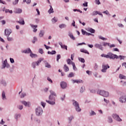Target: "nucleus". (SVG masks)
I'll use <instances>...</instances> for the list:
<instances>
[{
    "label": "nucleus",
    "mask_w": 126,
    "mask_h": 126,
    "mask_svg": "<svg viewBox=\"0 0 126 126\" xmlns=\"http://www.w3.org/2000/svg\"><path fill=\"white\" fill-rule=\"evenodd\" d=\"M44 36V31H41L39 33V36L43 37Z\"/></svg>",
    "instance_id": "obj_38"
},
{
    "label": "nucleus",
    "mask_w": 126,
    "mask_h": 126,
    "mask_svg": "<svg viewBox=\"0 0 126 126\" xmlns=\"http://www.w3.org/2000/svg\"><path fill=\"white\" fill-rule=\"evenodd\" d=\"M85 91V88L84 87H82L80 90V92L81 93H83Z\"/></svg>",
    "instance_id": "obj_33"
},
{
    "label": "nucleus",
    "mask_w": 126,
    "mask_h": 126,
    "mask_svg": "<svg viewBox=\"0 0 126 126\" xmlns=\"http://www.w3.org/2000/svg\"><path fill=\"white\" fill-rule=\"evenodd\" d=\"M39 53H40V54H43L44 53V51L43 50V49L42 48L39 49Z\"/></svg>",
    "instance_id": "obj_52"
},
{
    "label": "nucleus",
    "mask_w": 126,
    "mask_h": 126,
    "mask_svg": "<svg viewBox=\"0 0 126 126\" xmlns=\"http://www.w3.org/2000/svg\"><path fill=\"white\" fill-rule=\"evenodd\" d=\"M79 61L81 62V63H85V60L83 58H79Z\"/></svg>",
    "instance_id": "obj_36"
},
{
    "label": "nucleus",
    "mask_w": 126,
    "mask_h": 126,
    "mask_svg": "<svg viewBox=\"0 0 126 126\" xmlns=\"http://www.w3.org/2000/svg\"><path fill=\"white\" fill-rule=\"evenodd\" d=\"M81 31H82V33L83 35H86V33L87 32H86V31L83 30V29H82L81 30Z\"/></svg>",
    "instance_id": "obj_51"
},
{
    "label": "nucleus",
    "mask_w": 126,
    "mask_h": 126,
    "mask_svg": "<svg viewBox=\"0 0 126 126\" xmlns=\"http://www.w3.org/2000/svg\"><path fill=\"white\" fill-rule=\"evenodd\" d=\"M97 14H98V15H101V17H103V14L101 13V12L97 11Z\"/></svg>",
    "instance_id": "obj_61"
},
{
    "label": "nucleus",
    "mask_w": 126,
    "mask_h": 126,
    "mask_svg": "<svg viewBox=\"0 0 126 126\" xmlns=\"http://www.w3.org/2000/svg\"><path fill=\"white\" fill-rule=\"evenodd\" d=\"M96 4H101V2H100V0H95Z\"/></svg>",
    "instance_id": "obj_48"
},
{
    "label": "nucleus",
    "mask_w": 126,
    "mask_h": 126,
    "mask_svg": "<svg viewBox=\"0 0 126 126\" xmlns=\"http://www.w3.org/2000/svg\"><path fill=\"white\" fill-rule=\"evenodd\" d=\"M97 93L101 95V96H103V97H108L109 96V93L104 91H98Z\"/></svg>",
    "instance_id": "obj_2"
},
{
    "label": "nucleus",
    "mask_w": 126,
    "mask_h": 126,
    "mask_svg": "<svg viewBox=\"0 0 126 126\" xmlns=\"http://www.w3.org/2000/svg\"><path fill=\"white\" fill-rule=\"evenodd\" d=\"M42 61H44V58H39L38 61L36 62L37 65H39V63H40Z\"/></svg>",
    "instance_id": "obj_25"
},
{
    "label": "nucleus",
    "mask_w": 126,
    "mask_h": 126,
    "mask_svg": "<svg viewBox=\"0 0 126 126\" xmlns=\"http://www.w3.org/2000/svg\"><path fill=\"white\" fill-rule=\"evenodd\" d=\"M7 39L8 40V41H12V40H13V38H12V37H9L8 36H7Z\"/></svg>",
    "instance_id": "obj_54"
},
{
    "label": "nucleus",
    "mask_w": 126,
    "mask_h": 126,
    "mask_svg": "<svg viewBox=\"0 0 126 126\" xmlns=\"http://www.w3.org/2000/svg\"><path fill=\"white\" fill-rule=\"evenodd\" d=\"M59 45H60L61 48L62 49H65L66 50H67V46L66 45H64L63 44V43L62 42H59Z\"/></svg>",
    "instance_id": "obj_16"
},
{
    "label": "nucleus",
    "mask_w": 126,
    "mask_h": 126,
    "mask_svg": "<svg viewBox=\"0 0 126 126\" xmlns=\"http://www.w3.org/2000/svg\"><path fill=\"white\" fill-rule=\"evenodd\" d=\"M101 56L103 58H106V59H110V53H108L107 55L102 54Z\"/></svg>",
    "instance_id": "obj_17"
},
{
    "label": "nucleus",
    "mask_w": 126,
    "mask_h": 126,
    "mask_svg": "<svg viewBox=\"0 0 126 126\" xmlns=\"http://www.w3.org/2000/svg\"><path fill=\"white\" fill-rule=\"evenodd\" d=\"M108 123H113V119L111 117H108Z\"/></svg>",
    "instance_id": "obj_39"
},
{
    "label": "nucleus",
    "mask_w": 126,
    "mask_h": 126,
    "mask_svg": "<svg viewBox=\"0 0 126 126\" xmlns=\"http://www.w3.org/2000/svg\"><path fill=\"white\" fill-rule=\"evenodd\" d=\"M118 58L121 60H125V56H123L120 55L119 56H118Z\"/></svg>",
    "instance_id": "obj_46"
},
{
    "label": "nucleus",
    "mask_w": 126,
    "mask_h": 126,
    "mask_svg": "<svg viewBox=\"0 0 126 126\" xmlns=\"http://www.w3.org/2000/svg\"><path fill=\"white\" fill-rule=\"evenodd\" d=\"M120 102L121 103H126V95L121 96L119 99Z\"/></svg>",
    "instance_id": "obj_10"
},
{
    "label": "nucleus",
    "mask_w": 126,
    "mask_h": 126,
    "mask_svg": "<svg viewBox=\"0 0 126 126\" xmlns=\"http://www.w3.org/2000/svg\"><path fill=\"white\" fill-rule=\"evenodd\" d=\"M67 63L68 64H71V63L72 64V63H73L72 61L70 59H67Z\"/></svg>",
    "instance_id": "obj_34"
},
{
    "label": "nucleus",
    "mask_w": 126,
    "mask_h": 126,
    "mask_svg": "<svg viewBox=\"0 0 126 126\" xmlns=\"http://www.w3.org/2000/svg\"><path fill=\"white\" fill-rule=\"evenodd\" d=\"M5 11V13H7L8 12H9V13H11V14L12 13V10H11L7 9H4H4H3V11Z\"/></svg>",
    "instance_id": "obj_22"
},
{
    "label": "nucleus",
    "mask_w": 126,
    "mask_h": 126,
    "mask_svg": "<svg viewBox=\"0 0 126 126\" xmlns=\"http://www.w3.org/2000/svg\"><path fill=\"white\" fill-rule=\"evenodd\" d=\"M109 59L115 60V59H119V57L117 55L109 53Z\"/></svg>",
    "instance_id": "obj_7"
},
{
    "label": "nucleus",
    "mask_w": 126,
    "mask_h": 126,
    "mask_svg": "<svg viewBox=\"0 0 126 126\" xmlns=\"http://www.w3.org/2000/svg\"><path fill=\"white\" fill-rule=\"evenodd\" d=\"M61 55L59 54L57 55V62H59V60H60V59H61Z\"/></svg>",
    "instance_id": "obj_50"
},
{
    "label": "nucleus",
    "mask_w": 126,
    "mask_h": 126,
    "mask_svg": "<svg viewBox=\"0 0 126 126\" xmlns=\"http://www.w3.org/2000/svg\"><path fill=\"white\" fill-rule=\"evenodd\" d=\"M103 46L106 47V46H110V43L103 42Z\"/></svg>",
    "instance_id": "obj_44"
},
{
    "label": "nucleus",
    "mask_w": 126,
    "mask_h": 126,
    "mask_svg": "<svg viewBox=\"0 0 126 126\" xmlns=\"http://www.w3.org/2000/svg\"><path fill=\"white\" fill-rule=\"evenodd\" d=\"M86 73H87V74H88L89 75H91L92 74V72L89 71V70H87L86 71Z\"/></svg>",
    "instance_id": "obj_56"
},
{
    "label": "nucleus",
    "mask_w": 126,
    "mask_h": 126,
    "mask_svg": "<svg viewBox=\"0 0 126 126\" xmlns=\"http://www.w3.org/2000/svg\"><path fill=\"white\" fill-rule=\"evenodd\" d=\"M73 106H75V109L77 112H80L81 111V109L79 107V104L76 101L74 100L73 102Z\"/></svg>",
    "instance_id": "obj_3"
},
{
    "label": "nucleus",
    "mask_w": 126,
    "mask_h": 126,
    "mask_svg": "<svg viewBox=\"0 0 126 126\" xmlns=\"http://www.w3.org/2000/svg\"><path fill=\"white\" fill-rule=\"evenodd\" d=\"M89 32H91V33H95V30L93 29H89Z\"/></svg>",
    "instance_id": "obj_42"
},
{
    "label": "nucleus",
    "mask_w": 126,
    "mask_h": 126,
    "mask_svg": "<svg viewBox=\"0 0 126 126\" xmlns=\"http://www.w3.org/2000/svg\"><path fill=\"white\" fill-rule=\"evenodd\" d=\"M72 65L73 66V69H74V70H76V69H77L76 66H75V63H72Z\"/></svg>",
    "instance_id": "obj_32"
},
{
    "label": "nucleus",
    "mask_w": 126,
    "mask_h": 126,
    "mask_svg": "<svg viewBox=\"0 0 126 126\" xmlns=\"http://www.w3.org/2000/svg\"><path fill=\"white\" fill-rule=\"evenodd\" d=\"M22 52L24 53L25 54H29V53H31V49L29 48L24 51H22Z\"/></svg>",
    "instance_id": "obj_21"
},
{
    "label": "nucleus",
    "mask_w": 126,
    "mask_h": 126,
    "mask_svg": "<svg viewBox=\"0 0 126 126\" xmlns=\"http://www.w3.org/2000/svg\"><path fill=\"white\" fill-rule=\"evenodd\" d=\"M108 68H110V66L108 64H102V69H101L102 72H106Z\"/></svg>",
    "instance_id": "obj_5"
},
{
    "label": "nucleus",
    "mask_w": 126,
    "mask_h": 126,
    "mask_svg": "<svg viewBox=\"0 0 126 126\" xmlns=\"http://www.w3.org/2000/svg\"><path fill=\"white\" fill-rule=\"evenodd\" d=\"M119 78L120 79H126V77L123 75V74H120L119 75Z\"/></svg>",
    "instance_id": "obj_27"
},
{
    "label": "nucleus",
    "mask_w": 126,
    "mask_h": 126,
    "mask_svg": "<svg viewBox=\"0 0 126 126\" xmlns=\"http://www.w3.org/2000/svg\"><path fill=\"white\" fill-rule=\"evenodd\" d=\"M18 1H19V0H15V1L13 2V4L14 5L17 4V3H18Z\"/></svg>",
    "instance_id": "obj_41"
},
{
    "label": "nucleus",
    "mask_w": 126,
    "mask_h": 126,
    "mask_svg": "<svg viewBox=\"0 0 126 126\" xmlns=\"http://www.w3.org/2000/svg\"><path fill=\"white\" fill-rule=\"evenodd\" d=\"M52 21L53 23H55V22H57V21H58V19L55 18V17H54V18H53L52 19Z\"/></svg>",
    "instance_id": "obj_47"
},
{
    "label": "nucleus",
    "mask_w": 126,
    "mask_h": 126,
    "mask_svg": "<svg viewBox=\"0 0 126 126\" xmlns=\"http://www.w3.org/2000/svg\"><path fill=\"white\" fill-rule=\"evenodd\" d=\"M21 102L26 107H29V106H30V102H27L26 101H21Z\"/></svg>",
    "instance_id": "obj_13"
},
{
    "label": "nucleus",
    "mask_w": 126,
    "mask_h": 126,
    "mask_svg": "<svg viewBox=\"0 0 126 126\" xmlns=\"http://www.w3.org/2000/svg\"><path fill=\"white\" fill-rule=\"evenodd\" d=\"M99 39H101V40H103V41H106L107 40V38H106L105 37H103V36H99Z\"/></svg>",
    "instance_id": "obj_37"
},
{
    "label": "nucleus",
    "mask_w": 126,
    "mask_h": 126,
    "mask_svg": "<svg viewBox=\"0 0 126 126\" xmlns=\"http://www.w3.org/2000/svg\"><path fill=\"white\" fill-rule=\"evenodd\" d=\"M22 12V9L20 8L16 9L15 11V13H21Z\"/></svg>",
    "instance_id": "obj_23"
},
{
    "label": "nucleus",
    "mask_w": 126,
    "mask_h": 126,
    "mask_svg": "<svg viewBox=\"0 0 126 126\" xmlns=\"http://www.w3.org/2000/svg\"><path fill=\"white\" fill-rule=\"evenodd\" d=\"M80 52H81V53H84L85 54H88V55H89V52H88V51L84 49H81Z\"/></svg>",
    "instance_id": "obj_20"
},
{
    "label": "nucleus",
    "mask_w": 126,
    "mask_h": 126,
    "mask_svg": "<svg viewBox=\"0 0 126 126\" xmlns=\"http://www.w3.org/2000/svg\"><path fill=\"white\" fill-rule=\"evenodd\" d=\"M50 92L51 94L49 97V100H46V102L50 105H55V104H56L55 102V97H57V94L56 93L53 91H50Z\"/></svg>",
    "instance_id": "obj_1"
},
{
    "label": "nucleus",
    "mask_w": 126,
    "mask_h": 126,
    "mask_svg": "<svg viewBox=\"0 0 126 126\" xmlns=\"http://www.w3.org/2000/svg\"><path fill=\"white\" fill-rule=\"evenodd\" d=\"M59 27L61 28V29H62V28H65L66 26L65 24H62L59 25Z\"/></svg>",
    "instance_id": "obj_29"
},
{
    "label": "nucleus",
    "mask_w": 126,
    "mask_h": 126,
    "mask_svg": "<svg viewBox=\"0 0 126 126\" xmlns=\"http://www.w3.org/2000/svg\"><path fill=\"white\" fill-rule=\"evenodd\" d=\"M74 76V74L73 72H70L68 75V77H73Z\"/></svg>",
    "instance_id": "obj_35"
},
{
    "label": "nucleus",
    "mask_w": 126,
    "mask_h": 126,
    "mask_svg": "<svg viewBox=\"0 0 126 126\" xmlns=\"http://www.w3.org/2000/svg\"><path fill=\"white\" fill-rule=\"evenodd\" d=\"M26 96V94H22V95H21V98H24Z\"/></svg>",
    "instance_id": "obj_57"
},
{
    "label": "nucleus",
    "mask_w": 126,
    "mask_h": 126,
    "mask_svg": "<svg viewBox=\"0 0 126 126\" xmlns=\"http://www.w3.org/2000/svg\"><path fill=\"white\" fill-rule=\"evenodd\" d=\"M60 85L63 89H65V88H66V86H67L66 83L64 82H62L60 84Z\"/></svg>",
    "instance_id": "obj_11"
},
{
    "label": "nucleus",
    "mask_w": 126,
    "mask_h": 126,
    "mask_svg": "<svg viewBox=\"0 0 126 126\" xmlns=\"http://www.w3.org/2000/svg\"><path fill=\"white\" fill-rule=\"evenodd\" d=\"M31 27H32V28L33 29V32H37L38 30L36 28H37V27H38L37 25H34L33 24H31Z\"/></svg>",
    "instance_id": "obj_15"
},
{
    "label": "nucleus",
    "mask_w": 126,
    "mask_h": 126,
    "mask_svg": "<svg viewBox=\"0 0 126 126\" xmlns=\"http://www.w3.org/2000/svg\"><path fill=\"white\" fill-rule=\"evenodd\" d=\"M112 118L115 119L117 122H122V119L120 118V116L116 114H113L112 115Z\"/></svg>",
    "instance_id": "obj_4"
},
{
    "label": "nucleus",
    "mask_w": 126,
    "mask_h": 126,
    "mask_svg": "<svg viewBox=\"0 0 126 126\" xmlns=\"http://www.w3.org/2000/svg\"><path fill=\"white\" fill-rule=\"evenodd\" d=\"M118 26H119V27H122V28L124 27V25L122 24H118Z\"/></svg>",
    "instance_id": "obj_63"
},
{
    "label": "nucleus",
    "mask_w": 126,
    "mask_h": 126,
    "mask_svg": "<svg viewBox=\"0 0 126 126\" xmlns=\"http://www.w3.org/2000/svg\"><path fill=\"white\" fill-rule=\"evenodd\" d=\"M11 30L10 29H6L5 30V35L6 37H8L10 34H11Z\"/></svg>",
    "instance_id": "obj_9"
},
{
    "label": "nucleus",
    "mask_w": 126,
    "mask_h": 126,
    "mask_svg": "<svg viewBox=\"0 0 126 126\" xmlns=\"http://www.w3.org/2000/svg\"><path fill=\"white\" fill-rule=\"evenodd\" d=\"M63 68H64V71H65L66 72L69 70V68H68V66H67V64L64 65Z\"/></svg>",
    "instance_id": "obj_19"
},
{
    "label": "nucleus",
    "mask_w": 126,
    "mask_h": 126,
    "mask_svg": "<svg viewBox=\"0 0 126 126\" xmlns=\"http://www.w3.org/2000/svg\"><path fill=\"white\" fill-rule=\"evenodd\" d=\"M10 61L11 63H14V60L12 58H10Z\"/></svg>",
    "instance_id": "obj_60"
},
{
    "label": "nucleus",
    "mask_w": 126,
    "mask_h": 126,
    "mask_svg": "<svg viewBox=\"0 0 126 126\" xmlns=\"http://www.w3.org/2000/svg\"><path fill=\"white\" fill-rule=\"evenodd\" d=\"M2 99H5V93L4 92V91H3L2 92Z\"/></svg>",
    "instance_id": "obj_45"
},
{
    "label": "nucleus",
    "mask_w": 126,
    "mask_h": 126,
    "mask_svg": "<svg viewBox=\"0 0 126 126\" xmlns=\"http://www.w3.org/2000/svg\"><path fill=\"white\" fill-rule=\"evenodd\" d=\"M103 13H105V14H106V15H108V14H109V11H108V10H106L103 11Z\"/></svg>",
    "instance_id": "obj_59"
},
{
    "label": "nucleus",
    "mask_w": 126,
    "mask_h": 126,
    "mask_svg": "<svg viewBox=\"0 0 126 126\" xmlns=\"http://www.w3.org/2000/svg\"><path fill=\"white\" fill-rule=\"evenodd\" d=\"M19 24H21V25H24L25 24V22H24V19L22 18H21L19 21L17 22Z\"/></svg>",
    "instance_id": "obj_14"
},
{
    "label": "nucleus",
    "mask_w": 126,
    "mask_h": 126,
    "mask_svg": "<svg viewBox=\"0 0 126 126\" xmlns=\"http://www.w3.org/2000/svg\"><path fill=\"white\" fill-rule=\"evenodd\" d=\"M30 57H31V58H37V55L33 54V53H32V51H31L30 53Z\"/></svg>",
    "instance_id": "obj_24"
},
{
    "label": "nucleus",
    "mask_w": 126,
    "mask_h": 126,
    "mask_svg": "<svg viewBox=\"0 0 126 126\" xmlns=\"http://www.w3.org/2000/svg\"><path fill=\"white\" fill-rule=\"evenodd\" d=\"M18 118H20V114H16L15 116V119H16V120H17Z\"/></svg>",
    "instance_id": "obj_49"
},
{
    "label": "nucleus",
    "mask_w": 126,
    "mask_h": 126,
    "mask_svg": "<svg viewBox=\"0 0 126 126\" xmlns=\"http://www.w3.org/2000/svg\"><path fill=\"white\" fill-rule=\"evenodd\" d=\"M35 113L37 116H40L42 113H43V110L41 109V107H38L36 109Z\"/></svg>",
    "instance_id": "obj_6"
},
{
    "label": "nucleus",
    "mask_w": 126,
    "mask_h": 126,
    "mask_svg": "<svg viewBox=\"0 0 126 126\" xmlns=\"http://www.w3.org/2000/svg\"><path fill=\"white\" fill-rule=\"evenodd\" d=\"M68 36H69L71 39H72V40H75V37L73 36V35L72 34V33L69 32L68 34Z\"/></svg>",
    "instance_id": "obj_28"
},
{
    "label": "nucleus",
    "mask_w": 126,
    "mask_h": 126,
    "mask_svg": "<svg viewBox=\"0 0 126 126\" xmlns=\"http://www.w3.org/2000/svg\"><path fill=\"white\" fill-rule=\"evenodd\" d=\"M72 120H73V116H71L69 118V121L70 122H71Z\"/></svg>",
    "instance_id": "obj_62"
},
{
    "label": "nucleus",
    "mask_w": 126,
    "mask_h": 126,
    "mask_svg": "<svg viewBox=\"0 0 126 126\" xmlns=\"http://www.w3.org/2000/svg\"><path fill=\"white\" fill-rule=\"evenodd\" d=\"M37 40L38 39H37V37H33V39L32 40V43L33 44H35V42L37 41Z\"/></svg>",
    "instance_id": "obj_43"
},
{
    "label": "nucleus",
    "mask_w": 126,
    "mask_h": 126,
    "mask_svg": "<svg viewBox=\"0 0 126 126\" xmlns=\"http://www.w3.org/2000/svg\"><path fill=\"white\" fill-rule=\"evenodd\" d=\"M41 104L42 105L43 108H44L45 106H46V103H44L43 102H41Z\"/></svg>",
    "instance_id": "obj_58"
},
{
    "label": "nucleus",
    "mask_w": 126,
    "mask_h": 126,
    "mask_svg": "<svg viewBox=\"0 0 126 126\" xmlns=\"http://www.w3.org/2000/svg\"><path fill=\"white\" fill-rule=\"evenodd\" d=\"M94 115H96V113L94 111H92L90 113V116H94Z\"/></svg>",
    "instance_id": "obj_53"
},
{
    "label": "nucleus",
    "mask_w": 126,
    "mask_h": 126,
    "mask_svg": "<svg viewBox=\"0 0 126 126\" xmlns=\"http://www.w3.org/2000/svg\"><path fill=\"white\" fill-rule=\"evenodd\" d=\"M18 109H19V110H22V109H23V105L18 106Z\"/></svg>",
    "instance_id": "obj_55"
},
{
    "label": "nucleus",
    "mask_w": 126,
    "mask_h": 126,
    "mask_svg": "<svg viewBox=\"0 0 126 126\" xmlns=\"http://www.w3.org/2000/svg\"><path fill=\"white\" fill-rule=\"evenodd\" d=\"M94 47L97 49H99V50L103 51V47H102V45L101 44L96 43L95 44H94Z\"/></svg>",
    "instance_id": "obj_12"
},
{
    "label": "nucleus",
    "mask_w": 126,
    "mask_h": 126,
    "mask_svg": "<svg viewBox=\"0 0 126 126\" xmlns=\"http://www.w3.org/2000/svg\"><path fill=\"white\" fill-rule=\"evenodd\" d=\"M73 83H82L83 82L82 80H73Z\"/></svg>",
    "instance_id": "obj_18"
},
{
    "label": "nucleus",
    "mask_w": 126,
    "mask_h": 126,
    "mask_svg": "<svg viewBox=\"0 0 126 126\" xmlns=\"http://www.w3.org/2000/svg\"><path fill=\"white\" fill-rule=\"evenodd\" d=\"M91 14H92V15L93 16H94L95 15H97V11H94Z\"/></svg>",
    "instance_id": "obj_40"
},
{
    "label": "nucleus",
    "mask_w": 126,
    "mask_h": 126,
    "mask_svg": "<svg viewBox=\"0 0 126 126\" xmlns=\"http://www.w3.org/2000/svg\"><path fill=\"white\" fill-rule=\"evenodd\" d=\"M36 65H37V63L36 62H33L32 64V66L33 68H35V67H36Z\"/></svg>",
    "instance_id": "obj_31"
},
{
    "label": "nucleus",
    "mask_w": 126,
    "mask_h": 126,
    "mask_svg": "<svg viewBox=\"0 0 126 126\" xmlns=\"http://www.w3.org/2000/svg\"><path fill=\"white\" fill-rule=\"evenodd\" d=\"M48 12L50 14H51V13H53V12H54V9H53V7H52V6H51V5H50V8L48 10Z\"/></svg>",
    "instance_id": "obj_26"
},
{
    "label": "nucleus",
    "mask_w": 126,
    "mask_h": 126,
    "mask_svg": "<svg viewBox=\"0 0 126 126\" xmlns=\"http://www.w3.org/2000/svg\"><path fill=\"white\" fill-rule=\"evenodd\" d=\"M84 6H88V3L87 2H86L85 3H83Z\"/></svg>",
    "instance_id": "obj_64"
},
{
    "label": "nucleus",
    "mask_w": 126,
    "mask_h": 126,
    "mask_svg": "<svg viewBox=\"0 0 126 126\" xmlns=\"http://www.w3.org/2000/svg\"><path fill=\"white\" fill-rule=\"evenodd\" d=\"M2 66L3 68L5 67L8 68V67H9V64L7 63V60L6 59L3 62Z\"/></svg>",
    "instance_id": "obj_8"
},
{
    "label": "nucleus",
    "mask_w": 126,
    "mask_h": 126,
    "mask_svg": "<svg viewBox=\"0 0 126 126\" xmlns=\"http://www.w3.org/2000/svg\"><path fill=\"white\" fill-rule=\"evenodd\" d=\"M45 65L46 67H48V68H51V65H50L47 62L45 63Z\"/></svg>",
    "instance_id": "obj_30"
}]
</instances>
